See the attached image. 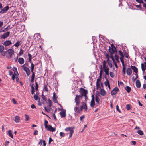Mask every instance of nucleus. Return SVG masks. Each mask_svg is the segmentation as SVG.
Segmentation results:
<instances>
[{"instance_id": "0eeeda50", "label": "nucleus", "mask_w": 146, "mask_h": 146, "mask_svg": "<svg viewBox=\"0 0 146 146\" xmlns=\"http://www.w3.org/2000/svg\"><path fill=\"white\" fill-rule=\"evenodd\" d=\"M40 38V35L38 33L35 34L33 36L34 39L35 40H38Z\"/></svg>"}, {"instance_id": "de8ad7c7", "label": "nucleus", "mask_w": 146, "mask_h": 146, "mask_svg": "<svg viewBox=\"0 0 146 146\" xmlns=\"http://www.w3.org/2000/svg\"><path fill=\"white\" fill-rule=\"evenodd\" d=\"M23 50L21 48L20 49V52L19 53V55L21 56L23 54Z\"/></svg>"}, {"instance_id": "7ed1b4c3", "label": "nucleus", "mask_w": 146, "mask_h": 146, "mask_svg": "<svg viewBox=\"0 0 146 146\" xmlns=\"http://www.w3.org/2000/svg\"><path fill=\"white\" fill-rule=\"evenodd\" d=\"M80 92L81 94L80 96L82 98L83 96H86L88 93L87 90L82 88H80Z\"/></svg>"}, {"instance_id": "f8f14e48", "label": "nucleus", "mask_w": 146, "mask_h": 146, "mask_svg": "<svg viewBox=\"0 0 146 146\" xmlns=\"http://www.w3.org/2000/svg\"><path fill=\"white\" fill-rule=\"evenodd\" d=\"M109 51L110 52L111 54H114L115 52H117L116 49V50H115V49L113 48H111L110 46H109Z\"/></svg>"}, {"instance_id": "f257e3e1", "label": "nucleus", "mask_w": 146, "mask_h": 146, "mask_svg": "<svg viewBox=\"0 0 146 146\" xmlns=\"http://www.w3.org/2000/svg\"><path fill=\"white\" fill-rule=\"evenodd\" d=\"M82 99V98H81L80 95H76L74 99V101L75 103L76 106H79Z\"/></svg>"}, {"instance_id": "bb28decb", "label": "nucleus", "mask_w": 146, "mask_h": 146, "mask_svg": "<svg viewBox=\"0 0 146 146\" xmlns=\"http://www.w3.org/2000/svg\"><path fill=\"white\" fill-rule=\"evenodd\" d=\"M36 80L37 79L36 78L35 80V90L36 91H37L38 90V83L36 82Z\"/></svg>"}, {"instance_id": "c03bdc74", "label": "nucleus", "mask_w": 146, "mask_h": 146, "mask_svg": "<svg viewBox=\"0 0 146 146\" xmlns=\"http://www.w3.org/2000/svg\"><path fill=\"white\" fill-rule=\"evenodd\" d=\"M126 108L127 110H129L131 109V106L130 104H127L126 105Z\"/></svg>"}, {"instance_id": "1a4fd4ad", "label": "nucleus", "mask_w": 146, "mask_h": 146, "mask_svg": "<svg viewBox=\"0 0 146 146\" xmlns=\"http://www.w3.org/2000/svg\"><path fill=\"white\" fill-rule=\"evenodd\" d=\"M7 52L8 54L10 56V57H11L12 55L14 54V51L11 49H9L7 50Z\"/></svg>"}, {"instance_id": "8fccbe9b", "label": "nucleus", "mask_w": 146, "mask_h": 146, "mask_svg": "<svg viewBox=\"0 0 146 146\" xmlns=\"http://www.w3.org/2000/svg\"><path fill=\"white\" fill-rule=\"evenodd\" d=\"M110 76L112 78L114 77L115 76V75L114 73L112 72H110Z\"/></svg>"}, {"instance_id": "09e8293b", "label": "nucleus", "mask_w": 146, "mask_h": 146, "mask_svg": "<svg viewBox=\"0 0 146 146\" xmlns=\"http://www.w3.org/2000/svg\"><path fill=\"white\" fill-rule=\"evenodd\" d=\"M119 52L120 55L121 56V57H124V56L123 54V52L121 51L120 50H119Z\"/></svg>"}, {"instance_id": "4468645a", "label": "nucleus", "mask_w": 146, "mask_h": 146, "mask_svg": "<svg viewBox=\"0 0 146 146\" xmlns=\"http://www.w3.org/2000/svg\"><path fill=\"white\" fill-rule=\"evenodd\" d=\"M18 61L20 64H22L24 62V60L22 58H19L18 59Z\"/></svg>"}, {"instance_id": "7c9ffc66", "label": "nucleus", "mask_w": 146, "mask_h": 146, "mask_svg": "<svg viewBox=\"0 0 146 146\" xmlns=\"http://www.w3.org/2000/svg\"><path fill=\"white\" fill-rule=\"evenodd\" d=\"M109 66L110 68H111L112 66V62L109 60L108 61H107Z\"/></svg>"}, {"instance_id": "a18cd8bd", "label": "nucleus", "mask_w": 146, "mask_h": 146, "mask_svg": "<svg viewBox=\"0 0 146 146\" xmlns=\"http://www.w3.org/2000/svg\"><path fill=\"white\" fill-rule=\"evenodd\" d=\"M95 99H96V102L98 104L99 103V99L98 97V96L96 95V97H95Z\"/></svg>"}, {"instance_id": "9d476101", "label": "nucleus", "mask_w": 146, "mask_h": 146, "mask_svg": "<svg viewBox=\"0 0 146 146\" xmlns=\"http://www.w3.org/2000/svg\"><path fill=\"white\" fill-rule=\"evenodd\" d=\"M48 130L53 132L55 131V129L51 125H49L47 128Z\"/></svg>"}, {"instance_id": "dca6fc26", "label": "nucleus", "mask_w": 146, "mask_h": 146, "mask_svg": "<svg viewBox=\"0 0 146 146\" xmlns=\"http://www.w3.org/2000/svg\"><path fill=\"white\" fill-rule=\"evenodd\" d=\"M11 44V41L9 40H7L4 42L3 44L5 46H7L10 45Z\"/></svg>"}, {"instance_id": "ea45409f", "label": "nucleus", "mask_w": 146, "mask_h": 146, "mask_svg": "<svg viewBox=\"0 0 146 146\" xmlns=\"http://www.w3.org/2000/svg\"><path fill=\"white\" fill-rule=\"evenodd\" d=\"M125 69H126V68L125 66H123V68H122V73L124 75L125 74L126 72H125Z\"/></svg>"}, {"instance_id": "5701e85b", "label": "nucleus", "mask_w": 146, "mask_h": 146, "mask_svg": "<svg viewBox=\"0 0 146 146\" xmlns=\"http://www.w3.org/2000/svg\"><path fill=\"white\" fill-rule=\"evenodd\" d=\"M100 69V77L101 78L102 76V73L103 71V69L102 68V65H100L99 67Z\"/></svg>"}, {"instance_id": "a878e982", "label": "nucleus", "mask_w": 146, "mask_h": 146, "mask_svg": "<svg viewBox=\"0 0 146 146\" xmlns=\"http://www.w3.org/2000/svg\"><path fill=\"white\" fill-rule=\"evenodd\" d=\"M20 120V118L18 116H16L15 117V119L14 121L16 123H18L19 122Z\"/></svg>"}, {"instance_id": "79ce46f5", "label": "nucleus", "mask_w": 146, "mask_h": 146, "mask_svg": "<svg viewBox=\"0 0 146 146\" xmlns=\"http://www.w3.org/2000/svg\"><path fill=\"white\" fill-rule=\"evenodd\" d=\"M74 132V131L73 130H71L70 133V135L69 136V138L71 137L72 135V134Z\"/></svg>"}, {"instance_id": "423d86ee", "label": "nucleus", "mask_w": 146, "mask_h": 146, "mask_svg": "<svg viewBox=\"0 0 146 146\" xmlns=\"http://www.w3.org/2000/svg\"><path fill=\"white\" fill-rule=\"evenodd\" d=\"M9 8L8 6H6L5 7L2 8L1 10L0 13L3 14L6 13L9 9Z\"/></svg>"}, {"instance_id": "b1692460", "label": "nucleus", "mask_w": 146, "mask_h": 146, "mask_svg": "<svg viewBox=\"0 0 146 146\" xmlns=\"http://www.w3.org/2000/svg\"><path fill=\"white\" fill-rule=\"evenodd\" d=\"M125 90L127 91L128 93H129L130 92L131 90V88L129 86H127L125 87Z\"/></svg>"}, {"instance_id": "58836bf2", "label": "nucleus", "mask_w": 146, "mask_h": 146, "mask_svg": "<svg viewBox=\"0 0 146 146\" xmlns=\"http://www.w3.org/2000/svg\"><path fill=\"white\" fill-rule=\"evenodd\" d=\"M137 133L138 134H139L140 135H143L144 134V133H143V131H141V130H138L137 131Z\"/></svg>"}, {"instance_id": "37998d69", "label": "nucleus", "mask_w": 146, "mask_h": 146, "mask_svg": "<svg viewBox=\"0 0 146 146\" xmlns=\"http://www.w3.org/2000/svg\"><path fill=\"white\" fill-rule=\"evenodd\" d=\"M20 42L19 41H17L14 44V45L16 47H18L20 45Z\"/></svg>"}, {"instance_id": "c85d7f7f", "label": "nucleus", "mask_w": 146, "mask_h": 146, "mask_svg": "<svg viewBox=\"0 0 146 146\" xmlns=\"http://www.w3.org/2000/svg\"><path fill=\"white\" fill-rule=\"evenodd\" d=\"M8 133L9 136H10L11 138H13V135L11 130H10L8 131Z\"/></svg>"}, {"instance_id": "69168bd1", "label": "nucleus", "mask_w": 146, "mask_h": 146, "mask_svg": "<svg viewBox=\"0 0 146 146\" xmlns=\"http://www.w3.org/2000/svg\"><path fill=\"white\" fill-rule=\"evenodd\" d=\"M38 131L37 130H36L34 132L33 134L34 135H36L38 134Z\"/></svg>"}, {"instance_id": "bf43d9fd", "label": "nucleus", "mask_w": 146, "mask_h": 146, "mask_svg": "<svg viewBox=\"0 0 146 146\" xmlns=\"http://www.w3.org/2000/svg\"><path fill=\"white\" fill-rule=\"evenodd\" d=\"M100 86V85L98 82V79L97 80V82H96V86L97 88L98 89V87Z\"/></svg>"}, {"instance_id": "603ef678", "label": "nucleus", "mask_w": 146, "mask_h": 146, "mask_svg": "<svg viewBox=\"0 0 146 146\" xmlns=\"http://www.w3.org/2000/svg\"><path fill=\"white\" fill-rule=\"evenodd\" d=\"M48 102L49 103V106L51 107L52 106V101L50 99L48 100Z\"/></svg>"}, {"instance_id": "774afa93", "label": "nucleus", "mask_w": 146, "mask_h": 146, "mask_svg": "<svg viewBox=\"0 0 146 146\" xmlns=\"http://www.w3.org/2000/svg\"><path fill=\"white\" fill-rule=\"evenodd\" d=\"M110 58L112 59V60L113 62L115 61V60L113 56L112 55H111V56Z\"/></svg>"}, {"instance_id": "2f4dec72", "label": "nucleus", "mask_w": 146, "mask_h": 146, "mask_svg": "<svg viewBox=\"0 0 146 146\" xmlns=\"http://www.w3.org/2000/svg\"><path fill=\"white\" fill-rule=\"evenodd\" d=\"M53 102L55 103H57L59 105H60L61 107H62V106H61V105L60 104H59L58 102L57 101V98H53Z\"/></svg>"}, {"instance_id": "f3484780", "label": "nucleus", "mask_w": 146, "mask_h": 146, "mask_svg": "<svg viewBox=\"0 0 146 146\" xmlns=\"http://www.w3.org/2000/svg\"><path fill=\"white\" fill-rule=\"evenodd\" d=\"M131 68L133 70V71L134 72L137 74L138 72V69L137 68H136L135 66H133L132 65L131 66Z\"/></svg>"}, {"instance_id": "c756f323", "label": "nucleus", "mask_w": 146, "mask_h": 146, "mask_svg": "<svg viewBox=\"0 0 146 146\" xmlns=\"http://www.w3.org/2000/svg\"><path fill=\"white\" fill-rule=\"evenodd\" d=\"M34 99L36 100H39V102L40 101L39 97L37 95H36L35 94L34 95Z\"/></svg>"}, {"instance_id": "aec40b11", "label": "nucleus", "mask_w": 146, "mask_h": 146, "mask_svg": "<svg viewBox=\"0 0 146 146\" xmlns=\"http://www.w3.org/2000/svg\"><path fill=\"white\" fill-rule=\"evenodd\" d=\"M105 78L106 79V81L104 82V84L106 86H107L110 84L109 81L107 78L106 76H105Z\"/></svg>"}, {"instance_id": "49530a36", "label": "nucleus", "mask_w": 146, "mask_h": 146, "mask_svg": "<svg viewBox=\"0 0 146 146\" xmlns=\"http://www.w3.org/2000/svg\"><path fill=\"white\" fill-rule=\"evenodd\" d=\"M1 55L3 56H5L7 54V52L5 51H2V52H1Z\"/></svg>"}, {"instance_id": "ddd939ff", "label": "nucleus", "mask_w": 146, "mask_h": 146, "mask_svg": "<svg viewBox=\"0 0 146 146\" xmlns=\"http://www.w3.org/2000/svg\"><path fill=\"white\" fill-rule=\"evenodd\" d=\"M126 73L127 75H130L132 73V71L130 68H128L126 70Z\"/></svg>"}, {"instance_id": "a19ab883", "label": "nucleus", "mask_w": 146, "mask_h": 146, "mask_svg": "<svg viewBox=\"0 0 146 146\" xmlns=\"http://www.w3.org/2000/svg\"><path fill=\"white\" fill-rule=\"evenodd\" d=\"M136 75V78H135L134 79V77H133L132 78V80L133 82L135 81L138 78V75L137 74H135Z\"/></svg>"}, {"instance_id": "338daca9", "label": "nucleus", "mask_w": 146, "mask_h": 146, "mask_svg": "<svg viewBox=\"0 0 146 146\" xmlns=\"http://www.w3.org/2000/svg\"><path fill=\"white\" fill-rule=\"evenodd\" d=\"M28 56L29 57V59H32V56L29 53L28 54Z\"/></svg>"}, {"instance_id": "864d4df0", "label": "nucleus", "mask_w": 146, "mask_h": 146, "mask_svg": "<svg viewBox=\"0 0 146 146\" xmlns=\"http://www.w3.org/2000/svg\"><path fill=\"white\" fill-rule=\"evenodd\" d=\"M135 1L137 2L140 3H143L144 2L143 0H135Z\"/></svg>"}, {"instance_id": "473e14b6", "label": "nucleus", "mask_w": 146, "mask_h": 146, "mask_svg": "<svg viewBox=\"0 0 146 146\" xmlns=\"http://www.w3.org/2000/svg\"><path fill=\"white\" fill-rule=\"evenodd\" d=\"M31 72H35H35H34V64L33 63H31Z\"/></svg>"}, {"instance_id": "412c9836", "label": "nucleus", "mask_w": 146, "mask_h": 146, "mask_svg": "<svg viewBox=\"0 0 146 146\" xmlns=\"http://www.w3.org/2000/svg\"><path fill=\"white\" fill-rule=\"evenodd\" d=\"M100 93L101 95L104 96L106 95V92L103 88L101 89L100 91Z\"/></svg>"}, {"instance_id": "6e6d98bb", "label": "nucleus", "mask_w": 146, "mask_h": 146, "mask_svg": "<svg viewBox=\"0 0 146 146\" xmlns=\"http://www.w3.org/2000/svg\"><path fill=\"white\" fill-rule=\"evenodd\" d=\"M25 120L26 121H27L29 120V116L26 114H25Z\"/></svg>"}, {"instance_id": "c9c22d12", "label": "nucleus", "mask_w": 146, "mask_h": 146, "mask_svg": "<svg viewBox=\"0 0 146 146\" xmlns=\"http://www.w3.org/2000/svg\"><path fill=\"white\" fill-rule=\"evenodd\" d=\"M48 124V121L46 120H45L44 121V124L45 125V127L46 128H47V127H48V126L49 125H48L47 124Z\"/></svg>"}, {"instance_id": "2eb2a0df", "label": "nucleus", "mask_w": 146, "mask_h": 146, "mask_svg": "<svg viewBox=\"0 0 146 146\" xmlns=\"http://www.w3.org/2000/svg\"><path fill=\"white\" fill-rule=\"evenodd\" d=\"M24 70L26 72L27 75L29 76L30 74V71L29 68L27 67L26 69H24Z\"/></svg>"}, {"instance_id": "4be33fe9", "label": "nucleus", "mask_w": 146, "mask_h": 146, "mask_svg": "<svg viewBox=\"0 0 146 146\" xmlns=\"http://www.w3.org/2000/svg\"><path fill=\"white\" fill-rule=\"evenodd\" d=\"M60 113L61 118L64 117L66 116V113L65 111H61L60 112Z\"/></svg>"}, {"instance_id": "3c124183", "label": "nucleus", "mask_w": 146, "mask_h": 146, "mask_svg": "<svg viewBox=\"0 0 146 146\" xmlns=\"http://www.w3.org/2000/svg\"><path fill=\"white\" fill-rule=\"evenodd\" d=\"M60 135L62 137H63L65 136V134L62 132L60 133Z\"/></svg>"}, {"instance_id": "680f3d73", "label": "nucleus", "mask_w": 146, "mask_h": 146, "mask_svg": "<svg viewBox=\"0 0 146 146\" xmlns=\"http://www.w3.org/2000/svg\"><path fill=\"white\" fill-rule=\"evenodd\" d=\"M52 141H53V139L51 137H50L49 138V142H48L49 144H50L51 143V142H52Z\"/></svg>"}, {"instance_id": "393cba45", "label": "nucleus", "mask_w": 146, "mask_h": 146, "mask_svg": "<svg viewBox=\"0 0 146 146\" xmlns=\"http://www.w3.org/2000/svg\"><path fill=\"white\" fill-rule=\"evenodd\" d=\"M95 103L94 101V100H93V98L92 99L91 103H90V106L91 107H93L95 105Z\"/></svg>"}, {"instance_id": "0e129e2a", "label": "nucleus", "mask_w": 146, "mask_h": 146, "mask_svg": "<svg viewBox=\"0 0 146 146\" xmlns=\"http://www.w3.org/2000/svg\"><path fill=\"white\" fill-rule=\"evenodd\" d=\"M31 107L32 108V109H34V108H35L36 109V106H35V105L33 104H32L31 105Z\"/></svg>"}, {"instance_id": "6ab92c4d", "label": "nucleus", "mask_w": 146, "mask_h": 146, "mask_svg": "<svg viewBox=\"0 0 146 146\" xmlns=\"http://www.w3.org/2000/svg\"><path fill=\"white\" fill-rule=\"evenodd\" d=\"M136 85L137 88H140L141 87V83L140 81L139 80H136Z\"/></svg>"}, {"instance_id": "9b49d317", "label": "nucleus", "mask_w": 146, "mask_h": 146, "mask_svg": "<svg viewBox=\"0 0 146 146\" xmlns=\"http://www.w3.org/2000/svg\"><path fill=\"white\" fill-rule=\"evenodd\" d=\"M76 106L74 108V110L75 113L78 114L80 113L79 108L77 106Z\"/></svg>"}, {"instance_id": "13d9d810", "label": "nucleus", "mask_w": 146, "mask_h": 146, "mask_svg": "<svg viewBox=\"0 0 146 146\" xmlns=\"http://www.w3.org/2000/svg\"><path fill=\"white\" fill-rule=\"evenodd\" d=\"M116 108L117 111L119 113H121V112L120 109H119V106L117 105L116 106Z\"/></svg>"}, {"instance_id": "052dcab7", "label": "nucleus", "mask_w": 146, "mask_h": 146, "mask_svg": "<svg viewBox=\"0 0 146 146\" xmlns=\"http://www.w3.org/2000/svg\"><path fill=\"white\" fill-rule=\"evenodd\" d=\"M52 116L54 118V119L55 120V121H56L57 120V119L55 115V113H53Z\"/></svg>"}, {"instance_id": "f03ea898", "label": "nucleus", "mask_w": 146, "mask_h": 146, "mask_svg": "<svg viewBox=\"0 0 146 146\" xmlns=\"http://www.w3.org/2000/svg\"><path fill=\"white\" fill-rule=\"evenodd\" d=\"M82 105L80 106L79 108L80 113L82 111V110L84 109L85 111H87V107L86 104L84 102H82Z\"/></svg>"}, {"instance_id": "e433bc0d", "label": "nucleus", "mask_w": 146, "mask_h": 146, "mask_svg": "<svg viewBox=\"0 0 146 146\" xmlns=\"http://www.w3.org/2000/svg\"><path fill=\"white\" fill-rule=\"evenodd\" d=\"M43 89L45 91L48 92V88L47 87V85H44L43 87Z\"/></svg>"}, {"instance_id": "39448f33", "label": "nucleus", "mask_w": 146, "mask_h": 146, "mask_svg": "<svg viewBox=\"0 0 146 146\" xmlns=\"http://www.w3.org/2000/svg\"><path fill=\"white\" fill-rule=\"evenodd\" d=\"M119 90V89L117 87H115L111 91V94L112 95H115L117 92Z\"/></svg>"}, {"instance_id": "e2e57ef3", "label": "nucleus", "mask_w": 146, "mask_h": 146, "mask_svg": "<svg viewBox=\"0 0 146 146\" xmlns=\"http://www.w3.org/2000/svg\"><path fill=\"white\" fill-rule=\"evenodd\" d=\"M111 48H113V49H115V50H116V48L113 44H111Z\"/></svg>"}, {"instance_id": "a211bd4d", "label": "nucleus", "mask_w": 146, "mask_h": 146, "mask_svg": "<svg viewBox=\"0 0 146 146\" xmlns=\"http://www.w3.org/2000/svg\"><path fill=\"white\" fill-rule=\"evenodd\" d=\"M13 70L14 71V74L15 76H18L19 74L17 72V69L15 67H13Z\"/></svg>"}, {"instance_id": "5fc2aeb1", "label": "nucleus", "mask_w": 146, "mask_h": 146, "mask_svg": "<svg viewBox=\"0 0 146 146\" xmlns=\"http://www.w3.org/2000/svg\"><path fill=\"white\" fill-rule=\"evenodd\" d=\"M42 98L43 99L45 102L46 101V98H45V96L43 95V94H42Z\"/></svg>"}, {"instance_id": "f704fd0d", "label": "nucleus", "mask_w": 146, "mask_h": 146, "mask_svg": "<svg viewBox=\"0 0 146 146\" xmlns=\"http://www.w3.org/2000/svg\"><path fill=\"white\" fill-rule=\"evenodd\" d=\"M71 130H73V128H72V127H67V128H66L65 129V130L66 131H70Z\"/></svg>"}, {"instance_id": "6e6552de", "label": "nucleus", "mask_w": 146, "mask_h": 146, "mask_svg": "<svg viewBox=\"0 0 146 146\" xmlns=\"http://www.w3.org/2000/svg\"><path fill=\"white\" fill-rule=\"evenodd\" d=\"M10 33V32L9 31L7 32L4 33L1 35V38L3 39H5L6 38L9 36Z\"/></svg>"}, {"instance_id": "20e7f679", "label": "nucleus", "mask_w": 146, "mask_h": 146, "mask_svg": "<svg viewBox=\"0 0 146 146\" xmlns=\"http://www.w3.org/2000/svg\"><path fill=\"white\" fill-rule=\"evenodd\" d=\"M107 62L106 61L104 60L103 61V68L104 70V72H109L110 68L108 66L106 65Z\"/></svg>"}, {"instance_id": "cd10ccee", "label": "nucleus", "mask_w": 146, "mask_h": 146, "mask_svg": "<svg viewBox=\"0 0 146 146\" xmlns=\"http://www.w3.org/2000/svg\"><path fill=\"white\" fill-rule=\"evenodd\" d=\"M9 27L10 25H8L6 28L4 29L3 30H2V31H1L0 32H5L6 31H7L9 29Z\"/></svg>"}, {"instance_id": "4d7b16f0", "label": "nucleus", "mask_w": 146, "mask_h": 146, "mask_svg": "<svg viewBox=\"0 0 146 146\" xmlns=\"http://www.w3.org/2000/svg\"><path fill=\"white\" fill-rule=\"evenodd\" d=\"M85 117V116L84 115H83L82 116L80 117V120L81 121H82V119H84Z\"/></svg>"}, {"instance_id": "4c0bfd02", "label": "nucleus", "mask_w": 146, "mask_h": 146, "mask_svg": "<svg viewBox=\"0 0 146 146\" xmlns=\"http://www.w3.org/2000/svg\"><path fill=\"white\" fill-rule=\"evenodd\" d=\"M4 49V47L3 46L0 45V53L2 52Z\"/></svg>"}, {"instance_id": "72a5a7b5", "label": "nucleus", "mask_w": 146, "mask_h": 146, "mask_svg": "<svg viewBox=\"0 0 146 146\" xmlns=\"http://www.w3.org/2000/svg\"><path fill=\"white\" fill-rule=\"evenodd\" d=\"M123 57H121L120 58V60L122 63L123 66H125L124 64V60L123 59Z\"/></svg>"}]
</instances>
